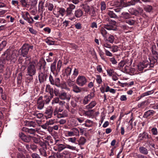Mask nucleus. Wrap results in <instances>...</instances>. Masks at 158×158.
<instances>
[{"mask_svg":"<svg viewBox=\"0 0 158 158\" xmlns=\"http://www.w3.org/2000/svg\"><path fill=\"white\" fill-rule=\"evenodd\" d=\"M24 64L25 66H27V75L30 76L29 80L31 81L33 79V76L36 73V63L33 61L31 62L30 60L27 58Z\"/></svg>","mask_w":158,"mask_h":158,"instance_id":"f257e3e1","label":"nucleus"},{"mask_svg":"<svg viewBox=\"0 0 158 158\" xmlns=\"http://www.w3.org/2000/svg\"><path fill=\"white\" fill-rule=\"evenodd\" d=\"M16 51H13L11 52L10 49H7L2 54V56H4L6 55V60H11V61L15 62L17 59V56L16 54Z\"/></svg>","mask_w":158,"mask_h":158,"instance_id":"f03ea898","label":"nucleus"},{"mask_svg":"<svg viewBox=\"0 0 158 158\" xmlns=\"http://www.w3.org/2000/svg\"><path fill=\"white\" fill-rule=\"evenodd\" d=\"M33 45H30L27 44H24L19 50V52H21V55L23 57H26L28 54L30 49H33Z\"/></svg>","mask_w":158,"mask_h":158,"instance_id":"7ed1b4c3","label":"nucleus"},{"mask_svg":"<svg viewBox=\"0 0 158 158\" xmlns=\"http://www.w3.org/2000/svg\"><path fill=\"white\" fill-rule=\"evenodd\" d=\"M62 64V61L60 60H59L57 64V69H56V61H54L51 65L50 69L51 71L53 74L55 73V72H56V73L57 74L60 71Z\"/></svg>","mask_w":158,"mask_h":158,"instance_id":"20e7f679","label":"nucleus"},{"mask_svg":"<svg viewBox=\"0 0 158 158\" xmlns=\"http://www.w3.org/2000/svg\"><path fill=\"white\" fill-rule=\"evenodd\" d=\"M87 81L86 78L83 75H79L77 77L76 82L79 86H83L86 85Z\"/></svg>","mask_w":158,"mask_h":158,"instance_id":"39448f33","label":"nucleus"},{"mask_svg":"<svg viewBox=\"0 0 158 158\" xmlns=\"http://www.w3.org/2000/svg\"><path fill=\"white\" fill-rule=\"evenodd\" d=\"M67 136L69 137L73 136H79L80 135L79 131L78 128L73 127L70 131H66Z\"/></svg>","mask_w":158,"mask_h":158,"instance_id":"423d86ee","label":"nucleus"},{"mask_svg":"<svg viewBox=\"0 0 158 158\" xmlns=\"http://www.w3.org/2000/svg\"><path fill=\"white\" fill-rule=\"evenodd\" d=\"M56 9L57 11L55 10L53 11V14L56 17L58 18L60 16L63 17L66 11L64 8L57 7Z\"/></svg>","mask_w":158,"mask_h":158,"instance_id":"0eeeda50","label":"nucleus"},{"mask_svg":"<svg viewBox=\"0 0 158 158\" xmlns=\"http://www.w3.org/2000/svg\"><path fill=\"white\" fill-rule=\"evenodd\" d=\"M71 97V95L65 92H61L59 95V98L61 100H66L68 102L70 101Z\"/></svg>","mask_w":158,"mask_h":158,"instance_id":"6e6552de","label":"nucleus"},{"mask_svg":"<svg viewBox=\"0 0 158 158\" xmlns=\"http://www.w3.org/2000/svg\"><path fill=\"white\" fill-rule=\"evenodd\" d=\"M66 148L72 150H75L76 148L75 147H74L67 144L66 145L63 144H60L58 146V149L59 152L61 151Z\"/></svg>","mask_w":158,"mask_h":158,"instance_id":"1a4fd4ad","label":"nucleus"},{"mask_svg":"<svg viewBox=\"0 0 158 158\" xmlns=\"http://www.w3.org/2000/svg\"><path fill=\"white\" fill-rule=\"evenodd\" d=\"M149 62L148 60H145L142 62H140L137 65L139 70L140 71H142L143 69L148 66Z\"/></svg>","mask_w":158,"mask_h":158,"instance_id":"9d476101","label":"nucleus"},{"mask_svg":"<svg viewBox=\"0 0 158 158\" xmlns=\"http://www.w3.org/2000/svg\"><path fill=\"white\" fill-rule=\"evenodd\" d=\"M138 138L140 141H144L147 139H149V136L148 133L144 131L139 134Z\"/></svg>","mask_w":158,"mask_h":158,"instance_id":"9b49d317","label":"nucleus"},{"mask_svg":"<svg viewBox=\"0 0 158 158\" xmlns=\"http://www.w3.org/2000/svg\"><path fill=\"white\" fill-rule=\"evenodd\" d=\"M112 24L109 23L104 25V27L107 30H115L116 28L114 27L116 22L115 21H111Z\"/></svg>","mask_w":158,"mask_h":158,"instance_id":"f8f14e48","label":"nucleus"},{"mask_svg":"<svg viewBox=\"0 0 158 158\" xmlns=\"http://www.w3.org/2000/svg\"><path fill=\"white\" fill-rule=\"evenodd\" d=\"M19 136L23 141L27 143L30 142L31 138V136H26L22 132L19 133Z\"/></svg>","mask_w":158,"mask_h":158,"instance_id":"ddd939ff","label":"nucleus"},{"mask_svg":"<svg viewBox=\"0 0 158 158\" xmlns=\"http://www.w3.org/2000/svg\"><path fill=\"white\" fill-rule=\"evenodd\" d=\"M45 117L46 119L51 118L53 114V110L51 107L47 109L45 112Z\"/></svg>","mask_w":158,"mask_h":158,"instance_id":"4468645a","label":"nucleus"},{"mask_svg":"<svg viewBox=\"0 0 158 158\" xmlns=\"http://www.w3.org/2000/svg\"><path fill=\"white\" fill-rule=\"evenodd\" d=\"M6 60L4 56H2V57L0 59V73L3 72Z\"/></svg>","mask_w":158,"mask_h":158,"instance_id":"2eb2a0df","label":"nucleus"},{"mask_svg":"<svg viewBox=\"0 0 158 158\" xmlns=\"http://www.w3.org/2000/svg\"><path fill=\"white\" fill-rule=\"evenodd\" d=\"M47 75L46 73H39V79L40 83L43 82L46 80Z\"/></svg>","mask_w":158,"mask_h":158,"instance_id":"dca6fc26","label":"nucleus"},{"mask_svg":"<svg viewBox=\"0 0 158 158\" xmlns=\"http://www.w3.org/2000/svg\"><path fill=\"white\" fill-rule=\"evenodd\" d=\"M45 91L50 93L51 98L53 96V89L49 85H47L46 86Z\"/></svg>","mask_w":158,"mask_h":158,"instance_id":"f3484780","label":"nucleus"},{"mask_svg":"<svg viewBox=\"0 0 158 158\" xmlns=\"http://www.w3.org/2000/svg\"><path fill=\"white\" fill-rule=\"evenodd\" d=\"M97 104V102L95 101H91L89 104L85 106V109L89 110L94 107Z\"/></svg>","mask_w":158,"mask_h":158,"instance_id":"a211bd4d","label":"nucleus"},{"mask_svg":"<svg viewBox=\"0 0 158 158\" xmlns=\"http://www.w3.org/2000/svg\"><path fill=\"white\" fill-rule=\"evenodd\" d=\"M22 131H23L27 132L31 134H33L35 132V129H28L25 127L23 128Z\"/></svg>","mask_w":158,"mask_h":158,"instance_id":"6ab92c4d","label":"nucleus"},{"mask_svg":"<svg viewBox=\"0 0 158 158\" xmlns=\"http://www.w3.org/2000/svg\"><path fill=\"white\" fill-rule=\"evenodd\" d=\"M83 14V11L80 9H77L75 11L74 15L77 18H80Z\"/></svg>","mask_w":158,"mask_h":158,"instance_id":"aec40b11","label":"nucleus"},{"mask_svg":"<svg viewBox=\"0 0 158 158\" xmlns=\"http://www.w3.org/2000/svg\"><path fill=\"white\" fill-rule=\"evenodd\" d=\"M139 151L140 153L144 155H147L148 153L147 149L143 146H140L139 147Z\"/></svg>","mask_w":158,"mask_h":158,"instance_id":"412c9836","label":"nucleus"},{"mask_svg":"<svg viewBox=\"0 0 158 158\" xmlns=\"http://www.w3.org/2000/svg\"><path fill=\"white\" fill-rule=\"evenodd\" d=\"M148 105V101H145L139 103L138 105V108H143Z\"/></svg>","mask_w":158,"mask_h":158,"instance_id":"4be33fe9","label":"nucleus"},{"mask_svg":"<svg viewBox=\"0 0 158 158\" xmlns=\"http://www.w3.org/2000/svg\"><path fill=\"white\" fill-rule=\"evenodd\" d=\"M81 6L86 13H88L90 11V6L87 4H82Z\"/></svg>","mask_w":158,"mask_h":158,"instance_id":"5701e85b","label":"nucleus"},{"mask_svg":"<svg viewBox=\"0 0 158 158\" xmlns=\"http://www.w3.org/2000/svg\"><path fill=\"white\" fill-rule=\"evenodd\" d=\"M106 28L103 26L100 29V32L102 36L105 38H106L107 36V32L106 30Z\"/></svg>","mask_w":158,"mask_h":158,"instance_id":"b1692460","label":"nucleus"},{"mask_svg":"<svg viewBox=\"0 0 158 158\" xmlns=\"http://www.w3.org/2000/svg\"><path fill=\"white\" fill-rule=\"evenodd\" d=\"M154 111L153 110H148L145 112L143 115V116L145 118H147L149 116L153 115L154 113Z\"/></svg>","mask_w":158,"mask_h":158,"instance_id":"393cba45","label":"nucleus"},{"mask_svg":"<svg viewBox=\"0 0 158 158\" xmlns=\"http://www.w3.org/2000/svg\"><path fill=\"white\" fill-rule=\"evenodd\" d=\"M72 90L76 93H80L81 91V88L76 85H75L73 86Z\"/></svg>","mask_w":158,"mask_h":158,"instance_id":"a878e982","label":"nucleus"},{"mask_svg":"<svg viewBox=\"0 0 158 158\" xmlns=\"http://www.w3.org/2000/svg\"><path fill=\"white\" fill-rule=\"evenodd\" d=\"M46 64V62L44 60H40L38 63L40 65V69L42 68L45 69Z\"/></svg>","mask_w":158,"mask_h":158,"instance_id":"bb28decb","label":"nucleus"},{"mask_svg":"<svg viewBox=\"0 0 158 158\" xmlns=\"http://www.w3.org/2000/svg\"><path fill=\"white\" fill-rule=\"evenodd\" d=\"M78 144L79 145H83L86 142V139L85 138L83 137H80L79 139L78 140Z\"/></svg>","mask_w":158,"mask_h":158,"instance_id":"cd10ccee","label":"nucleus"},{"mask_svg":"<svg viewBox=\"0 0 158 158\" xmlns=\"http://www.w3.org/2000/svg\"><path fill=\"white\" fill-rule=\"evenodd\" d=\"M45 149V148L44 147H43L42 148L40 149L39 151L41 155L44 157H46L47 154Z\"/></svg>","mask_w":158,"mask_h":158,"instance_id":"c85d7f7f","label":"nucleus"},{"mask_svg":"<svg viewBox=\"0 0 158 158\" xmlns=\"http://www.w3.org/2000/svg\"><path fill=\"white\" fill-rule=\"evenodd\" d=\"M121 17L125 19H128L130 18L131 15L129 14L127 12H123L121 13Z\"/></svg>","mask_w":158,"mask_h":158,"instance_id":"c756f323","label":"nucleus"},{"mask_svg":"<svg viewBox=\"0 0 158 158\" xmlns=\"http://www.w3.org/2000/svg\"><path fill=\"white\" fill-rule=\"evenodd\" d=\"M96 77L95 79L97 83L99 85L101 84L102 82V81L101 76L99 75H96Z\"/></svg>","mask_w":158,"mask_h":158,"instance_id":"7c9ffc66","label":"nucleus"},{"mask_svg":"<svg viewBox=\"0 0 158 158\" xmlns=\"http://www.w3.org/2000/svg\"><path fill=\"white\" fill-rule=\"evenodd\" d=\"M37 108L39 110L42 109L44 107V102H37Z\"/></svg>","mask_w":158,"mask_h":158,"instance_id":"2f4dec72","label":"nucleus"},{"mask_svg":"<svg viewBox=\"0 0 158 158\" xmlns=\"http://www.w3.org/2000/svg\"><path fill=\"white\" fill-rule=\"evenodd\" d=\"M23 18L29 23H33L34 22V20L31 17L29 18V16L23 17Z\"/></svg>","mask_w":158,"mask_h":158,"instance_id":"473e14b6","label":"nucleus"},{"mask_svg":"<svg viewBox=\"0 0 158 158\" xmlns=\"http://www.w3.org/2000/svg\"><path fill=\"white\" fill-rule=\"evenodd\" d=\"M107 13L109 16L111 18H116L118 17L117 15L112 11L108 10Z\"/></svg>","mask_w":158,"mask_h":158,"instance_id":"72a5a7b5","label":"nucleus"},{"mask_svg":"<svg viewBox=\"0 0 158 158\" xmlns=\"http://www.w3.org/2000/svg\"><path fill=\"white\" fill-rule=\"evenodd\" d=\"M68 140L69 142H71L75 144H78V143L77 142V138L75 137L69 138L68 139Z\"/></svg>","mask_w":158,"mask_h":158,"instance_id":"f704fd0d","label":"nucleus"},{"mask_svg":"<svg viewBox=\"0 0 158 158\" xmlns=\"http://www.w3.org/2000/svg\"><path fill=\"white\" fill-rule=\"evenodd\" d=\"M45 42L48 45H53L55 44V42L50 40V38H48L45 40Z\"/></svg>","mask_w":158,"mask_h":158,"instance_id":"c9c22d12","label":"nucleus"},{"mask_svg":"<svg viewBox=\"0 0 158 158\" xmlns=\"http://www.w3.org/2000/svg\"><path fill=\"white\" fill-rule=\"evenodd\" d=\"M60 80L59 78H56L55 79L54 84L53 85H55L58 87H60Z\"/></svg>","mask_w":158,"mask_h":158,"instance_id":"e433bc0d","label":"nucleus"},{"mask_svg":"<svg viewBox=\"0 0 158 158\" xmlns=\"http://www.w3.org/2000/svg\"><path fill=\"white\" fill-rule=\"evenodd\" d=\"M133 156L134 158H148L146 156L137 153H135Z\"/></svg>","mask_w":158,"mask_h":158,"instance_id":"4c0bfd02","label":"nucleus"},{"mask_svg":"<svg viewBox=\"0 0 158 158\" xmlns=\"http://www.w3.org/2000/svg\"><path fill=\"white\" fill-rule=\"evenodd\" d=\"M72 71V69L69 67H67L65 70V73L66 75L68 76L70 75Z\"/></svg>","mask_w":158,"mask_h":158,"instance_id":"58836bf2","label":"nucleus"},{"mask_svg":"<svg viewBox=\"0 0 158 158\" xmlns=\"http://www.w3.org/2000/svg\"><path fill=\"white\" fill-rule=\"evenodd\" d=\"M78 70L76 69H75L74 70L73 72L72 76L71 78V79L73 80L75 78V77L78 75Z\"/></svg>","mask_w":158,"mask_h":158,"instance_id":"ea45409f","label":"nucleus"},{"mask_svg":"<svg viewBox=\"0 0 158 158\" xmlns=\"http://www.w3.org/2000/svg\"><path fill=\"white\" fill-rule=\"evenodd\" d=\"M27 123L28 126L30 127H35L36 125V123L35 121H28Z\"/></svg>","mask_w":158,"mask_h":158,"instance_id":"a19ab883","label":"nucleus"},{"mask_svg":"<svg viewBox=\"0 0 158 158\" xmlns=\"http://www.w3.org/2000/svg\"><path fill=\"white\" fill-rule=\"evenodd\" d=\"M90 101V99L86 95L85 96L84 98L83 101V103L84 105H86L88 103V102Z\"/></svg>","mask_w":158,"mask_h":158,"instance_id":"79ce46f5","label":"nucleus"},{"mask_svg":"<svg viewBox=\"0 0 158 158\" xmlns=\"http://www.w3.org/2000/svg\"><path fill=\"white\" fill-rule=\"evenodd\" d=\"M59 98H60L59 97L54 98L52 101L51 102L52 104L53 105L56 104L58 103V102H59V100H60Z\"/></svg>","mask_w":158,"mask_h":158,"instance_id":"37998d69","label":"nucleus"},{"mask_svg":"<svg viewBox=\"0 0 158 158\" xmlns=\"http://www.w3.org/2000/svg\"><path fill=\"white\" fill-rule=\"evenodd\" d=\"M155 90V89H153L152 90L148 91L147 92H146L143 93V94L144 97L148 96L150 94H153Z\"/></svg>","mask_w":158,"mask_h":158,"instance_id":"c03bdc74","label":"nucleus"},{"mask_svg":"<svg viewBox=\"0 0 158 158\" xmlns=\"http://www.w3.org/2000/svg\"><path fill=\"white\" fill-rule=\"evenodd\" d=\"M67 83L68 85L70 87H73V86L75 85L74 81L70 79L67 80Z\"/></svg>","mask_w":158,"mask_h":158,"instance_id":"a18cd8bd","label":"nucleus"},{"mask_svg":"<svg viewBox=\"0 0 158 158\" xmlns=\"http://www.w3.org/2000/svg\"><path fill=\"white\" fill-rule=\"evenodd\" d=\"M125 22L130 25H132L135 23V21L134 20L128 19L126 20Z\"/></svg>","mask_w":158,"mask_h":158,"instance_id":"49530a36","label":"nucleus"},{"mask_svg":"<svg viewBox=\"0 0 158 158\" xmlns=\"http://www.w3.org/2000/svg\"><path fill=\"white\" fill-rule=\"evenodd\" d=\"M152 6L150 5L146 6L144 7L145 11L148 12H150L152 10Z\"/></svg>","mask_w":158,"mask_h":158,"instance_id":"de8ad7c7","label":"nucleus"},{"mask_svg":"<svg viewBox=\"0 0 158 158\" xmlns=\"http://www.w3.org/2000/svg\"><path fill=\"white\" fill-rule=\"evenodd\" d=\"M29 31L31 34L34 35H36L37 33V31L33 29L32 27H28Z\"/></svg>","mask_w":158,"mask_h":158,"instance_id":"09e8293b","label":"nucleus"},{"mask_svg":"<svg viewBox=\"0 0 158 158\" xmlns=\"http://www.w3.org/2000/svg\"><path fill=\"white\" fill-rule=\"evenodd\" d=\"M101 9L102 11L105 10L106 8V5L104 2H101Z\"/></svg>","mask_w":158,"mask_h":158,"instance_id":"8fccbe9b","label":"nucleus"},{"mask_svg":"<svg viewBox=\"0 0 158 158\" xmlns=\"http://www.w3.org/2000/svg\"><path fill=\"white\" fill-rule=\"evenodd\" d=\"M6 44V41H2L1 43L0 44V51H2L3 49L5 47Z\"/></svg>","mask_w":158,"mask_h":158,"instance_id":"3c124183","label":"nucleus"},{"mask_svg":"<svg viewBox=\"0 0 158 158\" xmlns=\"http://www.w3.org/2000/svg\"><path fill=\"white\" fill-rule=\"evenodd\" d=\"M114 37L113 35H110L108 38V41L110 43H113L114 42Z\"/></svg>","mask_w":158,"mask_h":158,"instance_id":"603ef678","label":"nucleus"},{"mask_svg":"<svg viewBox=\"0 0 158 158\" xmlns=\"http://www.w3.org/2000/svg\"><path fill=\"white\" fill-rule=\"evenodd\" d=\"M107 72L109 76L111 77L113 75V74L114 73V71L113 69H110L107 70Z\"/></svg>","mask_w":158,"mask_h":158,"instance_id":"864d4df0","label":"nucleus"},{"mask_svg":"<svg viewBox=\"0 0 158 158\" xmlns=\"http://www.w3.org/2000/svg\"><path fill=\"white\" fill-rule=\"evenodd\" d=\"M149 60H148L149 62L148 67L149 68L152 67H153L154 64L155 62L153 59L151 60L150 59H149Z\"/></svg>","mask_w":158,"mask_h":158,"instance_id":"5fc2aeb1","label":"nucleus"},{"mask_svg":"<svg viewBox=\"0 0 158 158\" xmlns=\"http://www.w3.org/2000/svg\"><path fill=\"white\" fill-rule=\"evenodd\" d=\"M152 134L153 135H156L158 134L157 129L156 128H153L151 130Z\"/></svg>","mask_w":158,"mask_h":158,"instance_id":"6e6d98bb","label":"nucleus"},{"mask_svg":"<svg viewBox=\"0 0 158 158\" xmlns=\"http://www.w3.org/2000/svg\"><path fill=\"white\" fill-rule=\"evenodd\" d=\"M92 124V121L90 120H87L85 121V125L86 127H90L91 126Z\"/></svg>","mask_w":158,"mask_h":158,"instance_id":"4d7b16f0","label":"nucleus"},{"mask_svg":"<svg viewBox=\"0 0 158 158\" xmlns=\"http://www.w3.org/2000/svg\"><path fill=\"white\" fill-rule=\"evenodd\" d=\"M126 63V62L124 60L121 61L118 64V66L120 68H123Z\"/></svg>","mask_w":158,"mask_h":158,"instance_id":"13d9d810","label":"nucleus"},{"mask_svg":"<svg viewBox=\"0 0 158 158\" xmlns=\"http://www.w3.org/2000/svg\"><path fill=\"white\" fill-rule=\"evenodd\" d=\"M110 48L111 49V50L113 52H115L118 50V47L116 46H111V48Z\"/></svg>","mask_w":158,"mask_h":158,"instance_id":"bf43d9fd","label":"nucleus"},{"mask_svg":"<svg viewBox=\"0 0 158 158\" xmlns=\"http://www.w3.org/2000/svg\"><path fill=\"white\" fill-rule=\"evenodd\" d=\"M33 114L36 116L37 118H42L43 116V114L41 113H37V112Z\"/></svg>","mask_w":158,"mask_h":158,"instance_id":"052dcab7","label":"nucleus"},{"mask_svg":"<svg viewBox=\"0 0 158 158\" xmlns=\"http://www.w3.org/2000/svg\"><path fill=\"white\" fill-rule=\"evenodd\" d=\"M31 156L32 158H41L40 156L36 153H32Z\"/></svg>","mask_w":158,"mask_h":158,"instance_id":"680f3d73","label":"nucleus"},{"mask_svg":"<svg viewBox=\"0 0 158 158\" xmlns=\"http://www.w3.org/2000/svg\"><path fill=\"white\" fill-rule=\"evenodd\" d=\"M87 96L91 100V99H93L94 98L95 96V94L93 92H91L89 94H88Z\"/></svg>","mask_w":158,"mask_h":158,"instance_id":"e2e57ef3","label":"nucleus"},{"mask_svg":"<svg viewBox=\"0 0 158 158\" xmlns=\"http://www.w3.org/2000/svg\"><path fill=\"white\" fill-rule=\"evenodd\" d=\"M20 2L23 7H26L27 6V4L26 0H20Z\"/></svg>","mask_w":158,"mask_h":158,"instance_id":"0e129e2a","label":"nucleus"},{"mask_svg":"<svg viewBox=\"0 0 158 158\" xmlns=\"http://www.w3.org/2000/svg\"><path fill=\"white\" fill-rule=\"evenodd\" d=\"M156 48V46H153L152 50V53L156 57H158V54L154 49Z\"/></svg>","mask_w":158,"mask_h":158,"instance_id":"69168bd1","label":"nucleus"},{"mask_svg":"<svg viewBox=\"0 0 158 158\" xmlns=\"http://www.w3.org/2000/svg\"><path fill=\"white\" fill-rule=\"evenodd\" d=\"M32 140L36 144H39L40 142V139L36 137H33L32 138Z\"/></svg>","mask_w":158,"mask_h":158,"instance_id":"338daca9","label":"nucleus"},{"mask_svg":"<svg viewBox=\"0 0 158 158\" xmlns=\"http://www.w3.org/2000/svg\"><path fill=\"white\" fill-rule=\"evenodd\" d=\"M53 93H54L56 96H58L59 97V95L60 94V93H59V90L58 89L55 88L54 90H53Z\"/></svg>","mask_w":158,"mask_h":158,"instance_id":"774afa93","label":"nucleus"}]
</instances>
